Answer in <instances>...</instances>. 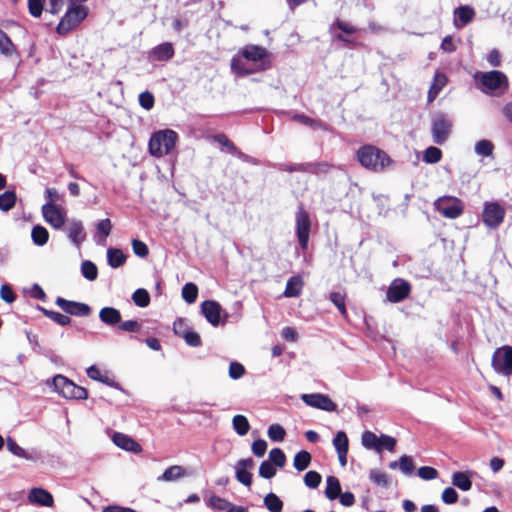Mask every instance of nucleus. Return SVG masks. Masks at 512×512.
I'll return each mask as SVG.
<instances>
[{
  "label": "nucleus",
  "instance_id": "f257e3e1",
  "mask_svg": "<svg viewBox=\"0 0 512 512\" xmlns=\"http://www.w3.org/2000/svg\"><path fill=\"white\" fill-rule=\"evenodd\" d=\"M357 159L364 168L373 172H382L392 163L391 158L385 151L372 145L359 148Z\"/></svg>",
  "mask_w": 512,
  "mask_h": 512
},
{
  "label": "nucleus",
  "instance_id": "f03ea898",
  "mask_svg": "<svg viewBox=\"0 0 512 512\" xmlns=\"http://www.w3.org/2000/svg\"><path fill=\"white\" fill-rule=\"evenodd\" d=\"M473 78L476 88L488 95H494L496 91L505 90L508 86L506 75L498 70L477 71Z\"/></svg>",
  "mask_w": 512,
  "mask_h": 512
},
{
  "label": "nucleus",
  "instance_id": "7ed1b4c3",
  "mask_svg": "<svg viewBox=\"0 0 512 512\" xmlns=\"http://www.w3.org/2000/svg\"><path fill=\"white\" fill-rule=\"evenodd\" d=\"M178 135L171 129L160 130L152 134L148 148L149 152L154 157H163L172 152L175 148Z\"/></svg>",
  "mask_w": 512,
  "mask_h": 512
},
{
  "label": "nucleus",
  "instance_id": "20e7f679",
  "mask_svg": "<svg viewBox=\"0 0 512 512\" xmlns=\"http://www.w3.org/2000/svg\"><path fill=\"white\" fill-rule=\"evenodd\" d=\"M46 384L52 386L54 391L65 399L83 400L88 397V392L84 387L76 385L73 381L60 374L52 379H48Z\"/></svg>",
  "mask_w": 512,
  "mask_h": 512
},
{
  "label": "nucleus",
  "instance_id": "39448f33",
  "mask_svg": "<svg viewBox=\"0 0 512 512\" xmlns=\"http://www.w3.org/2000/svg\"><path fill=\"white\" fill-rule=\"evenodd\" d=\"M88 15V8L83 5H72L61 18L56 32L59 35H66L79 25Z\"/></svg>",
  "mask_w": 512,
  "mask_h": 512
},
{
  "label": "nucleus",
  "instance_id": "423d86ee",
  "mask_svg": "<svg viewBox=\"0 0 512 512\" xmlns=\"http://www.w3.org/2000/svg\"><path fill=\"white\" fill-rule=\"evenodd\" d=\"M493 370L502 376L512 375V346H502L497 348L491 359Z\"/></svg>",
  "mask_w": 512,
  "mask_h": 512
},
{
  "label": "nucleus",
  "instance_id": "0eeeda50",
  "mask_svg": "<svg viewBox=\"0 0 512 512\" xmlns=\"http://www.w3.org/2000/svg\"><path fill=\"white\" fill-rule=\"evenodd\" d=\"M451 130L452 121L447 115L438 113L433 116L431 122V134L434 143L438 145L444 144L448 140Z\"/></svg>",
  "mask_w": 512,
  "mask_h": 512
},
{
  "label": "nucleus",
  "instance_id": "6e6552de",
  "mask_svg": "<svg viewBox=\"0 0 512 512\" xmlns=\"http://www.w3.org/2000/svg\"><path fill=\"white\" fill-rule=\"evenodd\" d=\"M240 55L247 61L252 62L256 67V72L266 70L269 65L267 63L268 51L258 45H246L240 50Z\"/></svg>",
  "mask_w": 512,
  "mask_h": 512
},
{
  "label": "nucleus",
  "instance_id": "1a4fd4ad",
  "mask_svg": "<svg viewBox=\"0 0 512 512\" xmlns=\"http://www.w3.org/2000/svg\"><path fill=\"white\" fill-rule=\"evenodd\" d=\"M435 209L444 217L455 219L463 213V204L460 199L452 196H443L434 202Z\"/></svg>",
  "mask_w": 512,
  "mask_h": 512
},
{
  "label": "nucleus",
  "instance_id": "9d476101",
  "mask_svg": "<svg viewBox=\"0 0 512 512\" xmlns=\"http://www.w3.org/2000/svg\"><path fill=\"white\" fill-rule=\"evenodd\" d=\"M296 235L302 250H307L310 237L311 221L303 207H299L295 216Z\"/></svg>",
  "mask_w": 512,
  "mask_h": 512
},
{
  "label": "nucleus",
  "instance_id": "9b49d317",
  "mask_svg": "<svg viewBox=\"0 0 512 512\" xmlns=\"http://www.w3.org/2000/svg\"><path fill=\"white\" fill-rule=\"evenodd\" d=\"M505 209L497 202H485L482 213L484 224L489 228H497L503 222Z\"/></svg>",
  "mask_w": 512,
  "mask_h": 512
},
{
  "label": "nucleus",
  "instance_id": "f8f14e48",
  "mask_svg": "<svg viewBox=\"0 0 512 512\" xmlns=\"http://www.w3.org/2000/svg\"><path fill=\"white\" fill-rule=\"evenodd\" d=\"M45 221L55 229H61L65 223L66 212L56 204L46 203L42 206Z\"/></svg>",
  "mask_w": 512,
  "mask_h": 512
},
{
  "label": "nucleus",
  "instance_id": "ddd939ff",
  "mask_svg": "<svg viewBox=\"0 0 512 512\" xmlns=\"http://www.w3.org/2000/svg\"><path fill=\"white\" fill-rule=\"evenodd\" d=\"M301 400L310 407L326 412H334L337 409L335 402L328 395L321 393L302 394Z\"/></svg>",
  "mask_w": 512,
  "mask_h": 512
},
{
  "label": "nucleus",
  "instance_id": "4468645a",
  "mask_svg": "<svg viewBox=\"0 0 512 512\" xmlns=\"http://www.w3.org/2000/svg\"><path fill=\"white\" fill-rule=\"evenodd\" d=\"M55 303L65 313L73 316L86 317L91 313V308L85 303L66 300L62 297H58Z\"/></svg>",
  "mask_w": 512,
  "mask_h": 512
},
{
  "label": "nucleus",
  "instance_id": "2eb2a0df",
  "mask_svg": "<svg viewBox=\"0 0 512 512\" xmlns=\"http://www.w3.org/2000/svg\"><path fill=\"white\" fill-rule=\"evenodd\" d=\"M410 293L408 282L397 279L394 280L387 290V299L392 303H398L404 300Z\"/></svg>",
  "mask_w": 512,
  "mask_h": 512
},
{
  "label": "nucleus",
  "instance_id": "dca6fc26",
  "mask_svg": "<svg viewBox=\"0 0 512 512\" xmlns=\"http://www.w3.org/2000/svg\"><path fill=\"white\" fill-rule=\"evenodd\" d=\"M221 312L222 308L216 301L206 300L201 304V313L213 326H218L221 323Z\"/></svg>",
  "mask_w": 512,
  "mask_h": 512
},
{
  "label": "nucleus",
  "instance_id": "f3484780",
  "mask_svg": "<svg viewBox=\"0 0 512 512\" xmlns=\"http://www.w3.org/2000/svg\"><path fill=\"white\" fill-rule=\"evenodd\" d=\"M254 466L252 458L240 459L235 465V477L241 484L250 487L252 485V474L248 471Z\"/></svg>",
  "mask_w": 512,
  "mask_h": 512
},
{
  "label": "nucleus",
  "instance_id": "a211bd4d",
  "mask_svg": "<svg viewBox=\"0 0 512 512\" xmlns=\"http://www.w3.org/2000/svg\"><path fill=\"white\" fill-rule=\"evenodd\" d=\"M112 441L117 447L125 451L133 453H140L142 451L141 445L137 443L132 437L124 433L114 432L112 435Z\"/></svg>",
  "mask_w": 512,
  "mask_h": 512
},
{
  "label": "nucleus",
  "instance_id": "6ab92c4d",
  "mask_svg": "<svg viewBox=\"0 0 512 512\" xmlns=\"http://www.w3.org/2000/svg\"><path fill=\"white\" fill-rule=\"evenodd\" d=\"M66 230L68 238L75 246L79 247L85 241L86 233L81 221L75 219L69 221Z\"/></svg>",
  "mask_w": 512,
  "mask_h": 512
},
{
  "label": "nucleus",
  "instance_id": "aec40b11",
  "mask_svg": "<svg viewBox=\"0 0 512 512\" xmlns=\"http://www.w3.org/2000/svg\"><path fill=\"white\" fill-rule=\"evenodd\" d=\"M0 53L14 63L19 62V54L9 36L0 29Z\"/></svg>",
  "mask_w": 512,
  "mask_h": 512
},
{
  "label": "nucleus",
  "instance_id": "412c9836",
  "mask_svg": "<svg viewBox=\"0 0 512 512\" xmlns=\"http://www.w3.org/2000/svg\"><path fill=\"white\" fill-rule=\"evenodd\" d=\"M28 500L31 504L45 507H51L54 503L52 494L43 488L31 489Z\"/></svg>",
  "mask_w": 512,
  "mask_h": 512
},
{
  "label": "nucleus",
  "instance_id": "4be33fe9",
  "mask_svg": "<svg viewBox=\"0 0 512 512\" xmlns=\"http://www.w3.org/2000/svg\"><path fill=\"white\" fill-rule=\"evenodd\" d=\"M455 19L454 25L456 28H462L471 22L475 16L473 8L470 6H460L454 11Z\"/></svg>",
  "mask_w": 512,
  "mask_h": 512
},
{
  "label": "nucleus",
  "instance_id": "5701e85b",
  "mask_svg": "<svg viewBox=\"0 0 512 512\" xmlns=\"http://www.w3.org/2000/svg\"><path fill=\"white\" fill-rule=\"evenodd\" d=\"M174 56L173 45L169 42L154 47L150 52V58L155 61H168Z\"/></svg>",
  "mask_w": 512,
  "mask_h": 512
},
{
  "label": "nucleus",
  "instance_id": "b1692460",
  "mask_svg": "<svg viewBox=\"0 0 512 512\" xmlns=\"http://www.w3.org/2000/svg\"><path fill=\"white\" fill-rule=\"evenodd\" d=\"M186 476L185 469L180 465L168 467L162 475L157 477L158 482H173Z\"/></svg>",
  "mask_w": 512,
  "mask_h": 512
},
{
  "label": "nucleus",
  "instance_id": "393cba45",
  "mask_svg": "<svg viewBox=\"0 0 512 512\" xmlns=\"http://www.w3.org/2000/svg\"><path fill=\"white\" fill-rule=\"evenodd\" d=\"M100 320L106 325H115L121 322V313L113 307H104L99 312Z\"/></svg>",
  "mask_w": 512,
  "mask_h": 512
},
{
  "label": "nucleus",
  "instance_id": "a878e982",
  "mask_svg": "<svg viewBox=\"0 0 512 512\" xmlns=\"http://www.w3.org/2000/svg\"><path fill=\"white\" fill-rule=\"evenodd\" d=\"M96 229L95 241L98 245H102L111 233L112 224L110 219L106 218L99 221L96 225Z\"/></svg>",
  "mask_w": 512,
  "mask_h": 512
},
{
  "label": "nucleus",
  "instance_id": "bb28decb",
  "mask_svg": "<svg viewBox=\"0 0 512 512\" xmlns=\"http://www.w3.org/2000/svg\"><path fill=\"white\" fill-rule=\"evenodd\" d=\"M472 472H455L452 475V484L462 491H468L472 487V482L469 475Z\"/></svg>",
  "mask_w": 512,
  "mask_h": 512
},
{
  "label": "nucleus",
  "instance_id": "cd10ccee",
  "mask_svg": "<svg viewBox=\"0 0 512 512\" xmlns=\"http://www.w3.org/2000/svg\"><path fill=\"white\" fill-rule=\"evenodd\" d=\"M107 261L112 268H119L126 262V255L120 249L109 248L107 250Z\"/></svg>",
  "mask_w": 512,
  "mask_h": 512
},
{
  "label": "nucleus",
  "instance_id": "c85d7f7f",
  "mask_svg": "<svg viewBox=\"0 0 512 512\" xmlns=\"http://www.w3.org/2000/svg\"><path fill=\"white\" fill-rule=\"evenodd\" d=\"M326 489H325V496L329 500L336 499L341 492V485L339 480L335 476H329L326 479Z\"/></svg>",
  "mask_w": 512,
  "mask_h": 512
},
{
  "label": "nucleus",
  "instance_id": "c756f323",
  "mask_svg": "<svg viewBox=\"0 0 512 512\" xmlns=\"http://www.w3.org/2000/svg\"><path fill=\"white\" fill-rule=\"evenodd\" d=\"M303 286V282L300 277L294 276L291 277L286 284V288L284 291L285 297H297L301 293V289Z\"/></svg>",
  "mask_w": 512,
  "mask_h": 512
},
{
  "label": "nucleus",
  "instance_id": "7c9ffc66",
  "mask_svg": "<svg viewBox=\"0 0 512 512\" xmlns=\"http://www.w3.org/2000/svg\"><path fill=\"white\" fill-rule=\"evenodd\" d=\"M311 462V454L306 450H301L294 456L293 466L301 472L308 468Z\"/></svg>",
  "mask_w": 512,
  "mask_h": 512
},
{
  "label": "nucleus",
  "instance_id": "2f4dec72",
  "mask_svg": "<svg viewBox=\"0 0 512 512\" xmlns=\"http://www.w3.org/2000/svg\"><path fill=\"white\" fill-rule=\"evenodd\" d=\"M232 426L239 436H245L250 430L248 419L244 415H235L232 419Z\"/></svg>",
  "mask_w": 512,
  "mask_h": 512
},
{
  "label": "nucleus",
  "instance_id": "473e14b6",
  "mask_svg": "<svg viewBox=\"0 0 512 512\" xmlns=\"http://www.w3.org/2000/svg\"><path fill=\"white\" fill-rule=\"evenodd\" d=\"M31 237L35 245L43 246L48 242L49 233L45 227L36 225L32 228Z\"/></svg>",
  "mask_w": 512,
  "mask_h": 512
},
{
  "label": "nucleus",
  "instance_id": "72a5a7b5",
  "mask_svg": "<svg viewBox=\"0 0 512 512\" xmlns=\"http://www.w3.org/2000/svg\"><path fill=\"white\" fill-rule=\"evenodd\" d=\"M231 70L234 74L240 77L247 76L256 72L254 68L247 67L245 63L237 57H233L231 60Z\"/></svg>",
  "mask_w": 512,
  "mask_h": 512
},
{
  "label": "nucleus",
  "instance_id": "f704fd0d",
  "mask_svg": "<svg viewBox=\"0 0 512 512\" xmlns=\"http://www.w3.org/2000/svg\"><path fill=\"white\" fill-rule=\"evenodd\" d=\"M263 502L270 512H281L283 509V501L275 493H268Z\"/></svg>",
  "mask_w": 512,
  "mask_h": 512
},
{
  "label": "nucleus",
  "instance_id": "c9c22d12",
  "mask_svg": "<svg viewBox=\"0 0 512 512\" xmlns=\"http://www.w3.org/2000/svg\"><path fill=\"white\" fill-rule=\"evenodd\" d=\"M16 194L14 191H6L0 195V210L10 211L16 204Z\"/></svg>",
  "mask_w": 512,
  "mask_h": 512
},
{
  "label": "nucleus",
  "instance_id": "e433bc0d",
  "mask_svg": "<svg viewBox=\"0 0 512 512\" xmlns=\"http://www.w3.org/2000/svg\"><path fill=\"white\" fill-rule=\"evenodd\" d=\"M7 449L15 456H18L20 458H24L26 460H32L33 457L26 452L22 447H20L14 439L11 437L7 438L6 441Z\"/></svg>",
  "mask_w": 512,
  "mask_h": 512
},
{
  "label": "nucleus",
  "instance_id": "4c0bfd02",
  "mask_svg": "<svg viewBox=\"0 0 512 512\" xmlns=\"http://www.w3.org/2000/svg\"><path fill=\"white\" fill-rule=\"evenodd\" d=\"M43 314L60 326H67L71 323L70 317L52 310L41 308Z\"/></svg>",
  "mask_w": 512,
  "mask_h": 512
},
{
  "label": "nucleus",
  "instance_id": "58836bf2",
  "mask_svg": "<svg viewBox=\"0 0 512 512\" xmlns=\"http://www.w3.org/2000/svg\"><path fill=\"white\" fill-rule=\"evenodd\" d=\"M81 273L87 280L94 281L98 276V269L93 262L85 260L81 264Z\"/></svg>",
  "mask_w": 512,
  "mask_h": 512
},
{
  "label": "nucleus",
  "instance_id": "ea45409f",
  "mask_svg": "<svg viewBox=\"0 0 512 512\" xmlns=\"http://www.w3.org/2000/svg\"><path fill=\"white\" fill-rule=\"evenodd\" d=\"M198 296V287L194 283H186L182 288V297L183 299L192 304L196 301Z\"/></svg>",
  "mask_w": 512,
  "mask_h": 512
},
{
  "label": "nucleus",
  "instance_id": "a19ab883",
  "mask_svg": "<svg viewBox=\"0 0 512 512\" xmlns=\"http://www.w3.org/2000/svg\"><path fill=\"white\" fill-rule=\"evenodd\" d=\"M132 300L138 307H147L150 303V295L147 290L139 288L132 294Z\"/></svg>",
  "mask_w": 512,
  "mask_h": 512
},
{
  "label": "nucleus",
  "instance_id": "79ce46f5",
  "mask_svg": "<svg viewBox=\"0 0 512 512\" xmlns=\"http://www.w3.org/2000/svg\"><path fill=\"white\" fill-rule=\"evenodd\" d=\"M333 446L337 453L348 451L349 441L344 431H338L333 439Z\"/></svg>",
  "mask_w": 512,
  "mask_h": 512
},
{
  "label": "nucleus",
  "instance_id": "37998d69",
  "mask_svg": "<svg viewBox=\"0 0 512 512\" xmlns=\"http://www.w3.org/2000/svg\"><path fill=\"white\" fill-rule=\"evenodd\" d=\"M494 145L491 141L483 139L475 144L476 154L484 157H489L493 154Z\"/></svg>",
  "mask_w": 512,
  "mask_h": 512
},
{
  "label": "nucleus",
  "instance_id": "c03bdc74",
  "mask_svg": "<svg viewBox=\"0 0 512 512\" xmlns=\"http://www.w3.org/2000/svg\"><path fill=\"white\" fill-rule=\"evenodd\" d=\"M442 158V151L434 146L428 147L423 154V161L426 163H438Z\"/></svg>",
  "mask_w": 512,
  "mask_h": 512
},
{
  "label": "nucleus",
  "instance_id": "a18cd8bd",
  "mask_svg": "<svg viewBox=\"0 0 512 512\" xmlns=\"http://www.w3.org/2000/svg\"><path fill=\"white\" fill-rule=\"evenodd\" d=\"M267 435L274 442H281L286 436L285 429L280 424H272L269 426Z\"/></svg>",
  "mask_w": 512,
  "mask_h": 512
},
{
  "label": "nucleus",
  "instance_id": "49530a36",
  "mask_svg": "<svg viewBox=\"0 0 512 512\" xmlns=\"http://www.w3.org/2000/svg\"><path fill=\"white\" fill-rule=\"evenodd\" d=\"M369 478L378 486L387 487L389 485L387 474L378 469H372L369 473Z\"/></svg>",
  "mask_w": 512,
  "mask_h": 512
},
{
  "label": "nucleus",
  "instance_id": "de8ad7c7",
  "mask_svg": "<svg viewBox=\"0 0 512 512\" xmlns=\"http://www.w3.org/2000/svg\"><path fill=\"white\" fill-rule=\"evenodd\" d=\"M361 441H362V445L366 449H374L376 451L378 450L379 438L373 432L365 431L362 434Z\"/></svg>",
  "mask_w": 512,
  "mask_h": 512
},
{
  "label": "nucleus",
  "instance_id": "09e8293b",
  "mask_svg": "<svg viewBox=\"0 0 512 512\" xmlns=\"http://www.w3.org/2000/svg\"><path fill=\"white\" fill-rule=\"evenodd\" d=\"M273 465L282 468L286 463V456L280 448H273L269 452V460Z\"/></svg>",
  "mask_w": 512,
  "mask_h": 512
},
{
  "label": "nucleus",
  "instance_id": "8fccbe9b",
  "mask_svg": "<svg viewBox=\"0 0 512 512\" xmlns=\"http://www.w3.org/2000/svg\"><path fill=\"white\" fill-rule=\"evenodd\" d=\"M395 446H396L395 438H393L389 435H386V434H381V436L379 437L377 452H381L383 448L387 449L390 452H393L395 449Z\"/></svg>",
  "mask_w": 512,
  "mask_h": 512
},
{
  "label": "nucleus",
  "instance_id": "3c124183",
  "mask_svg": "<svg viewBox=\"0 0 512 512\" xmlns=\"http://www.w3.org/2000/svg\"><path fill=\"white\" fill-rule=\"evenodd\" d=\"M415 469V465L410 456L403 455L399 458V470L405 475H411Z\"/></svg>",
  "mask_w": 512,
  "mask_h": 512
},
{
  "label": "nucleus",
  "instance_id": "603ef678",
  "mask_svg": "<svg viewBox=\"0 0 512 512\" xmlns=\"http://www.w3.org/2000/svg\"><path fill=\"white\" fill-rule=\"evenodd\" d=\"M276 474V468L270 461H263L259 467V475L265 479H271Z\"/></svg>",
  "mask_w": 512,
  "mask_h": 512
},
{
  "label": "nucleus",
  "instance_id": "864d4df0",
  "mask_svg": "<svg viewBox=\"0 0 512 512\" xmlns=\"http://www.w3.org/2000/svg\"><path fill=\"white\" fill-rule=\"evenodd\" d=\"M321 475L316 471H308L304 476V483L309 488H317L321 483Z\"/></svg>",
  "mask_w": 512,
  "mask_h": 512
},
{
  "label": "nucleus",
  "instance_id": "5fc2aeb1",
  "mask_svg": "<svg viewBox=\"0 0 512 512\" xmlns=\"http://www.w3.org/2000/svg\"><path fill=\"white\" fill-rule=\"evenodd\" d=\"M45 0H28V10L31 16L38 18L41 16Z\"/></svg>",
  "mask_w": 512,
  "mask_h": 512
},
{
  "label": "nucleus",
  "instance_id": "6e6d98bb",
  "mask_svg": "<svg viewBox=\"0 0 512 512\" xmlns=\"http://www.w3.org/2000/svg\"><path fill=\"white\" fill-rule=\"evenodd\" d=\"M331 302L338 308L342 315L346 314L345 297L340 292H332L330 294Z\"/></svg>",
  "mask_w": 512,
  "mask_h": 512
},
{
  "label": "nucleus",
  "instance_id": "4d7b16f0",
  "mask_svg": "<svg viewBox=\"0 0 512 512\" xmlns=\"http://www.w3.org/2000/svg\"><path fill=\"white\" fill-rule=\"evenodd\" d=\"M209 502H210V505L212 508H214L216 510H220V511H223V510L228 511V509L230 508V506L232 504L229 501H227L226 499L221 498L219 496H212L210 498Z\"/></svg>",
  "mask_w": 512,
  "mask_h": 512
},
{
  "label": "nucleus",
  "instance_id": "13d9d810",
  "mask_svg": "<svg viewBox=\"0 0 512 512\" xmlns=\"http://www.w3.org/2000/svg\"><path fill=\"white\" fill-rule=\"evenodd\" d=\"M132 249L134 254L141 258L146 257L149 253L147 245L138 239L132 241Z\"/></svg>",
  "mask_w": 512,
  "mask_h": 512
},
{
  "label": "nucleus",
  "instance_id": "bf43d9fd",
  "mask_svg": "<svg viewBox=\"0 0 512 512\" xmlns=\"http://www.w3.org/2000/svg\"><path fill=\"white\" fill-rule=\"evenodd\" d=\"M245 374L244 366L239 362H231L229 366V376L237 380Z\"/></svg>",
  "mask_w": 512,
  "mask_h": 512
},
{
  "label": "nucleus",
  "instance_id": "052dcab7",
  "mask_svg": "<svg viewBox=\"0 0 512 512\" xmlns=\"http://www.w3.org/2000/svg\"><path fill=\"white\" fill-rule=\"evenodd\" d=\"M418 476L423 480H433L437 478L438 472L435 468L429 466H423L418 469Z\"/></svg>",
  "mask_w": 512,
  "mask_h": 512
},
{
  "label": "nucleus",
  "instance_id": "680f3d73",
  "mask_svg": "<svg viewBox=\"0 0 512 512\" xmlns=\"http://www.w3.org/2000/svg\"><path fill=\"white\" fill-rule=\"evenodd\" d=\"M441 498L445 504H454L458 500V493L454 488L448 487L442 492Z\"/></svg>",
  "mask_w": 512,
  "mask_h": 512
},
{
  "label": "nucleus",
  "instance_id": "e2e57ef3",
  "mask_svg": "<svg viewBox=\"0 0 512 512\" xmlns=\"http://www.w3.org/2000/svg\"><path fill=\"white\" fill-rule=\"evenodd\" d=\"M139 104L142 108L150 110L154 106V96L152 93L145 91L139 95Z\"/></svg>",
  "mask_w": 512,
  "mask_h": 512
},
{
  "label": "nucleus",
  "instance_id": "0e129e2a",
  "mask_svg": "<svg viewBox=\"0 0 512 512\" xmlns=\"http://www.w3.org/2000/svg\"><path fill=\"white\" fill-rule=\"evenodd\" d=\"M183 339L185 340L186 344L191 347L201 346V338L197 332L188 331L187 333H185Z\"/></svg>",
  "mask_w": 512,
  "mask_h": 512
},
{
  "label": "nucleus",
  "instance_id": "69168bd1",
  "mask_svg": "<svg viewBox=\"0 0 512 512\" xmlns=\"http://www.w3.org/2000/svg\"><path fill=\"white\" fill-rule=\"evenodd\" d=\"M252 452L255 456L257 457H262L266 450H267V443L265 440L263 439H258V440H255L253 443H252Z\"/></svg>",
  "mask_w": 512,
  "mask_h": 512
},
{
  "label": "nucleus",
  "instance_id": "338daca9",
  "mask_svg": "<svg viewBox=\"0 0 512 512\" xmlns=\"http://www.w3.org/2000/svg\"><path fill=\"white\" fill-rule=\"evenodd\" d=\"M0 297L6 303H12L15 301L16 297L11 287L7 284H3L0 288Z\"/></svg>",
  "mask_w": 512,
  "mask_h": 512
},
{
  "label": "nucleus",
  "instance_id": "774afa93",
  "mask_svg": "<svg viewBox=\"0 0 512 512\" xmlns=\"http://www.w3.org/2000/svg\"><path fill=\"white\" fill-rule=\"evenodd\" d=\"M446 83V75L438 72L435 74L433 83L430 88L433 90H437V92L439 93L442 90V88L446 85Z\"/></svg>",
  "mask_w": 512,
  "mask_h": 512
}]
</instances>
